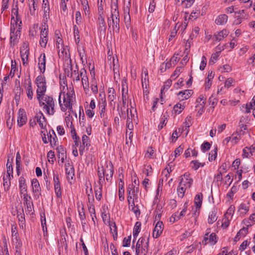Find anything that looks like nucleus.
I'll use <instances>...</instances> for the list:
<instances>
[{
  "mask_svg": "<svg viewBox=\"0 0 255 255\" xmlns=\"http://www.w3.org/2000/svg\"><path fill=\"white\" fill-rule=\"evenodd\" d=\"M102 3H103V0H98V14L104 15V5H103Z\"/></svg>",
  "mask_w": 255,
  "mask_h": 255,
  "instance_id": "nucleus-58",
  "label": "nucleus"
},
{
  "mask_svg": "<svg viewBox=\"0 0 255 255\" xmlns=\"http://www.w3.org/2000/svg\"><path fill=\"white\" fill-rule=\"evenodd\" d=\"M48 29L44 27L42 29L40 32V39L39 44L42 47H45L48 41Z\"/></svg>",
  "mask_w": 255,
  "mask_h": 255,
  "instance_id": "nucleus-17",
  "label": "nucleus"
},
{
  "mask_svg": "<svg viewBox=\"0 0 255 255\" xmlns=\"http://www.w3.org/2000/svg\"><path fill=\"white\" fill-rule=\"evenodd\" d=\"M35 119L39 124L40 127L43 129L45 128L47 125L46 119L41 112H39L36 114Z\"/></svg>",
  "mask_w": 255,
  "mask_h": 255,
  "instance_id": "nucleus-21",
  "label": "nucleus"
},
{
  "mask_svg": "<svg viewBox=\"0 0 255 255\" xmlns=\"http://www.w3.org/2000/svg\"><path fill=\"white\" fill-rule=\"evenodd\" d=\"M20 55L22 60L23 64L25 65L27 64L29 55V48L28 44L26 43H24L21 48Z\"/></svg>",
  "mask_w": 255,
  "mask_h": 255,
  "instance_id": "nucleus-16",
  "label": "nucleus"
},
{
  "mask_svg": "<svg viewBox=\"0 0 255 255\" xmlns=\"http://www.w3.org/2000/svg\"><path fill=\"white\" fill-rule=\"evenodd\" d=\"M206 97L201 95H200L196 101V105L195 107H200V106H205L206 104Z\"/></svg>",
  "mask_w": 255,
  "mask_h": 255,
  "instance_id": "nucleus-39",
  "label": "nucleus"
},
{
  "mask_svg": "<svg viewBox=\"0 0 255 255\" xmlns=\"http://www.w3.org/2000/svg\"><path fill=\"white\" fill-rule=\"evenodd\" d=\"M111 14L108 19V25L112 26L113 31L116 33L120 31V14L118 10V0H111Z\"/></svg>",
  "mask_w": 255,
  "mask_h": 255,
  "instance_id": "nucleus-3",
  "label": "nucleus"
},
{
  "mask_svg": "<svg viewBox=\"0 0 255 255\" xmlns=\"http://www.w3.org/2000/svg\"><path fill=\"white\" fill-rule=\"evenodd\" d=\"M107 106L106 99H102V102L99 104V113L101 118L108 117L106 113V107Z\"/></svg>",
  "mask_w": 255,
  "mask_h": 255,
  "instance_id": "nucleus-31",
  "label": "nucleus"
},
{
  "mask_svg": "<svg viewBox=\"0 0 255 255\" xmlns=\"http://www.w3.org/2000/svg\"><path fill=\"white\" fill-rule=\"evenodd\" d=\"M59 51V55L60 56H62L63 59L64 60L65 62L67 63V64H71V60L70 58V54L69 53V50L67 47H64L61 49Z\"/></svg>",
  "mask_w": 255,
  "mask_h": 255,
  "instance_id": "nucleus-24",
  "label": "nucleus"
},
{
  "mask_svg": "<svg viewBox=\"0 0 255 255\" xmlns=\"http://www.w3.org/2000/svg\"><path fill=\"white\" fill-rule=\"evenodd\" d=\"M185 107L184 103L182 104L181 103H178L174 106L173 111L176 114H179L184 109Z\"/></svg>",
  "mask_w": 255,
  "mask_h": 255,
  "instance_id": "nucleus-42",
  "label": "nucleus"
},
{
  "mask_svg": "<svg viewBox=\"0 0 255 255\" xmlns=\"http://www.w3.org/2000/svg\"><path fill=\"white\" fill-rule=\"evenodd\" d=\"M249 210V206L248 204H241L238 209V211L240 212V214L242 215H245Z\"/></svg>",
  "mask_w": 255,
  "mask_h": 255,
  "instance_id": "nucleus-44",
  "label": "nucleus"
},
{
  "mask_svg": "<svg viewBox=\"0 0 255 255\" xmlns=\"http://www.w3.org/2000/svg\"><path fill=\"white\" fill-rule=\"evenodd\" d=\"M193 182V180L190 174L189 173H184L182 176L180 180V184L181 186L187 187L189 189Z\"/></svg>",
  "mask_w": 255,
  "mask_h": 255,
  "instance_id": "nucleus-14",
  "label": "nucleus"
},
{
  "mask_svg": "<svg viewBox=\"0 0 255 255\" xmlns=\"http://www.w3.org/2000/svg\"><path fill=\"white\" fill-rule=\"evenodd\" d=\"M231 142L233 144H236L238 143L241 139V136L238 131L234 132L231 136Z\"/></svg>",
  "mask_w": 255,
  "mask_h": 255,
  "instance_id": "nucleus-47",
  "label": "nucleus"
},
{
  "mask_svg": "<svg viewBox=\"0 0 255 255\" xmlns=\"http://www.w3.org/2000/svg\"><path fill=\"white\" fill-rule=\"evenodd\" d=\"M193 91L191 90H185L183 91L179 92L178 95L181 101H184L188 99L192 95Z\"/></svg>",
  "mask_w": 255,
  "mask_h": 255,
  "instance_id": "nucleus-28",
  "label": "nucleus"
},
{
  "mask_svg": "<svg viewBox=\"0 0 255 255\" xmlns=\"http://www.w3.org/2000/svg\"><path fill=\"white\" fill-rule=\"evenodd\" d=\"M105 168L104 166H102L101 167H98V175L99 179L100 184L103 183L105 181Z\"/></svg>",
  "mask_w": 255,
  "mask_h": 255,
  "instance_id": "nucleus-38",
  "label": "nucleus"
},
{
  "mask_svg": "<svg viewBox=\"0 0 255 255\" xmlns=\"http://www.w3.org/2000/svg\"><path fill=\"white\" fill-rule=\"evenodd\" d=\"M66 174L68 180L72 179L74 176V168L72 162H67L65 164Z\"/></svg>",
  "mask_w": 255,
  "mask_h": 255,
  "instance_id": "nucleus-20",
  "label": "nucleus"
},
{
  "mask_svg": "<svg viewBox=\"0 0 255 255\" xmlns=\"http://www.w3.org/2000/svg\"><path fill=\"white\" fill-rule=\"evenodd\" d=\"M229 33V32L227 29H224L217 33H215L214 35V37H215L216 40L220 41L224 38L226 37Z\"/></svg>",
  "mask_w": 255,
  "mask_h": 255,
  "instance_id": "nucleus-30",
  "label": "nucleus"
},
{
  "mask_svg": "<svg viewBox=\"0 0 255 255\" xmlns=\"http://www.w3.org/2000/svg\"><path fill=\"white\" fill-rule=\"evenodd\" d=\"M228 19V17L226 14H221L218 16L215 22L218 25H224L227 23Z\"/></svg>",
  "mask_w": 255,
  "mask_h": 255,
  "instance_id": "nucleus-33",
  "label": "nucleus"
},
{
  "mask_svg": "<svg viewBox=\"0 0 255 255\" xmlns=\"http://www.w3.org/2000/svg\"><path fill=\"white\" fill-rule=\"evenodd\" d=\"M81 82L85 93L87 94L89 91V83L87 72L84 68H82L80 71Z\"/></svg>",
  "mask_w": 255,
  "mask_h": 255,
  "instance_id": "nucleus-10",
  "label": "nucleus"
},
{
  "mask_svg": "<svg viewBox=\"0 0 255 255\" xmlns=\"http://www.w3.org/2000/svg\"><path fill=\"white\" fill-rule=\"evenodd\" d=\"M203 195L201 193L197 194L194 198V203L197 208H200L202 205Z\"/></svg>",
  "mask_w": 255,
  "mask_h": 255,
  "instance_id": "nucleus-40",
  "label": "nucleus"
},
{
  "mask_svg": "<svg viewBox=\"0 0 255 255\" xmlns=\"http://www.w3.org/2000/svg\"><path fill=\"white\" fill-rule=\"evenodd\" d=\"M248 228L244 227L241 229L238 233L234 238L235 242L238 241L241 238L245 237L248 233Z\"/></svg>",
  "mask_w": 255,
  "mask_h": 255,
  "instance_id": "nucleus-35",
  "label": "nucleus"
},
{
  "mask_svg": "<svg viewBox=\"0 0 255 255\" xmlns=\"http://www.w3.org/2000/svg\"><path fill=\"white\" fill-rule=\"evenodd\" d=\"M29 10V12L31 15H33L35 13L36 9L37 7V4L34 3V5H32L31 3H28Z\"/></svg>",
  "mask_w": 255,
  "mask_h": 255,
  "instance_id": "nucleus-60",
  "label": "nucleus"
},
{
  "mask_svg": "<svg viewBox=\"0 0 255 255\" xmlns=\"http://www.w3.org/2000/svg\"><path fill=\"white\" fill-rule=\"evenodd\" d=\"M128 98V90H127L126 92H125L124 88H122V100H123V105L124 107H126L127 106V101Z\"/></svg>",
  "mask_w": 255,
  "mask_h": 255,
  "instance_id": "nucleus-57",
  "label": "nucleus"
},
{
  "mask_svg": "<svg viewBox=\"0 0 255 255\" xmlns=\"http://www.w3.org/2000/svg\"><path fill=\"white\" fill-rule=\"evenodd\" d=\"M253 102H251L249 104L246 105V111L247 113H249L251 112V110L252 109L253 106H255V97H254L252 100Z\"/></svg>",
  "mask_w": 255,
  "mask_h": 255,
  "instance_id": "nucleus-64",
  "label": "nucleus"
},
{
  "mask_svg": "<svg viewBox=\"0 0 255 255\" xmlns=\"http://www.w3.org/2000/svg\"><path fill=\"white\" fill-rule=\"evenodd\" d=\"M53 181L55 193L57 198H61L62 197V191L61 184L58 175L55 174H53Z\"/></svg>",
  "mask_w": 255,
  "mask_h": 255,
  "instance_id": "nucleus-15",
  "label": "nucleus"
},
{
  "mask_svg": "<svg viewBox=\"0 0 255 255\" xmlns=\"http://www.w3.org/2000/svg\"><path fill=\"white\" fill-rule=\"evenodd\" d=\"M31 186L34 198L39 199L41 195V189L37 179L34 178L31 180Z\"/></svg>",
  "mask_w": 255,
  "mask_h": 255,
  "instance_id": "nucleus-9",
  "label": "nucleus"
},
{
  "mask_svg": "<svg viewBox=\"0 0 255 255\" xmlns=\"http://www.w3.org/2000/svg\"><path fill=\"white\" fill-rule=\"evenodd\" d=\"M11 178H12L11 176L9 177L7 175H4L3 177V186L4 191H7L9 189Z\"/></svg>",
  "mask_w": 255,
  "mask_h": 255,
  "instance_id": "nucleus-34",
  "label": "nucleus"
},
{
  "mask_svg": "<svg viewBox=\"0 0 255 255\" xmlns=\"http://www.w3.org/2000/svg\"><path fill=\"white\" fill-rule=\"evenodd\" d=\"M39 106L49 115H53L55 112V102L52 97L45 95L37 98Z\"/></svg>",
  "mask_w": 255,
  "mask_h": 255,
  "instance_id": "nucleus-4",
  "label": "nucleus"
},
{
  "mask_svg": "<svg viewBox=\"0 0 255 255\" xmlns=\"http://www.w3.org/2000/svg\"><path fill=\"white\" fill-rule=\"evenodd\" d=\"M139 191L138 187H135L133 184H129L127 189L128 200L132 201L137 199V194Z\"/></svg>",
  "mask_w": 255,
  "mask_h": 255,
  "instance_id": "nucleus-8",
  "label": "nucleus"
},
{
  "mask_svg": "<svg viewBox=\"0 0 255 255\" xmlns=\"http://www.w3.org/2000/svg\"><path fill=\"white\" fill-rule=\"evenodd\" d=\"M135 200H133L132 201H129V200H128V208L130 211H132L134 213L136 217H138L140 215V212L138 207L137 205H135Z\"/></svg>",
  "mask_w": 255,
  "mask_h": 255,
  "instance_id": "nucleus-29",
  "label": "nucleus"
},
{
  "mask_svg": "<svg viewBox=\"0 0 255 255\" xmlns=\"http://www.w3.org/2000/svg\"><path fill=\"white\" fill-rule=\"evenodd\" d=\"M235 207L233 206H231L227 210L226 213L225 214V217L230 218L232 219V216L235 212Z\"/></svg>",
  "mask_w": 255,
  "mask_h": 255,
  "instance_id": "nucleus-54",
  "label": "nucleus"
},
{
  "mask_svg": "<svg viewBox=\"0 0 255 255\" xmlns=\"http://www.w3.org/2000/svg\"><path fill=\"white\" fill-rule=\"evenodd\" d=\"M209 232H207L204 237V239L202 241V243L204 245L210 244V245L213 246L216 244L218 240V237L215 233H211L209 236L208 235Z\"/></svg>",
  "mask_w": 255,
  "mask_h": 255,
  "instance_id": "nucleus-12",
  "label": "nucleus"
},
{
  "mask_svg": "<svg viewBox=\"0 0 255 255\" xmlns=\"http://www.w3.org/2000/svg\"><path fill=\"white\" fill-rule=\"evenodd\" d=\"M11 237L12 242L15 246L16 251H20L22 242L19 238L17 228L14 226H11Z\"/></svg>",
  "mask_w": 255,
  "mask_h": 255,
  "instance_id": "nucleus-7",
  "label": "nucleus"
},
{
  "mask_svg": "<svg viewBox=\"0 0 255 255\" xmlns=\"http://www.w3.org/2000/svg\"><path fill=\"white\" fill-rule=\"evenodd\" d=\"M105 168V177L108 182H110L112 180V177L114 174V168L113 164L111 162H106L104 165Z\"/></svg>",
  "mask_w": 255,
  "mask_h": 255,
  "instance_id": "nucleus-11",
  "label": "nucleus"
},
{
  "mask_svg": "<svg viewBox=\"0 0 255 255\" xmlns=\"http://www.w3.org/2000/svg\"><path fill=\"white\" fill-rule=\"evenodd\" d=\"M27 121V117L25 112L23 109H19L17 117V124L19 127H21L24 125Z\"/></svg>",
  "mask_w": 255,
  "mask_h": 255,
  "instance_id": "nucleus-22",
  "label": "nucleus"
},
{
  "mask_svg": "<svg viewBox=\"0 0 255 255\" xmlns=\"http://www.w3.org/2000/svg\"><path fill=\"white\" fill-rule=\"evenodd\" d=\"M79 215L80 217V220L81 221V224H86L85 219L86 216L84 212V209L83 207L82 208L81 211H79Z\"/></svg>",
  "mask_w": 255,
  "mask_h": 255,
  "instance_id": "nucleus-56",
  "label": "nucleus"
},
{
  "mask_svg": "<svg viewBox=\"0 0 255 255\" xmlns=\"http://www.w3.org/2000/svg\"><path fill=\"white\" fill-rule=\"evenodd\" d=\"M75 96V92L73 87L68 88L66 86H63L59 96V104L62 112L72 111V99Z\"/></svg>",
  "mask_w": 255,
  "mask_h": 255,
  "instance_id": "nucleus-2",
  "label": "nucleus"
},
{
  "mask_svg": "<svg viewBox=\"0 0 255 255\" xmlns=\"http://www.w3.org/2000/svg\"><path fill=\"white\" fill-rule=\"evenodd\" d=\"M58 157L59 161H60L62 163H63L65 161V159L66 158V151L63 148H61L58 149Z\"/></svg>",
  "mask_w": 255,
  "mask_h": 255,
  "instance_id": "nucleus-45",
  "label": "nucleus"
},
{
  "mask_svg": "<svg viewBox=\"0 0 255 255\" xmlns=\"http://www.w3.org/2000/svg\"><path fill=\"white\" fill-rule=\"evenodd\" d=\"M41 223L44 233V235L45 236V234L47 233V227L46 226V218L45 214L44 213L43 214V215L41 214Z\"/></svg>",
  "mask_w": 255,
  "mask_h": 255,
  "instance_id": "nucleus-53",
  "label": "nucleus"
},
{
  "mask_svg": "<svg viewBox=\"0 0 255 255\" xmlns=\"http://www.w3.org/2000/svg\"><path fill=\"white\" fill-rule=\"evenodd\" d=\"M48 139L51 144H53L55 145L56 143V136L54 130L49 131V133L47 134Z\"/></svg>",
  "mask_w": 255,
  "mask_h": 255,
  "instance_id": "nucleus-46",
  "label": "nucleus"
},
{
  "mask_svg": "<svg viewBox=\"0 0 255 255\" xmlns=\"http://www.w3.org/2000/svg\"><path fill=\"white\" fill-rule=\"evenodd\" d=\"M140 226L141 224L139 222H137L133 228V236L134 238H135L138 236L139 233L140 231Z\"/></svg>",
  "mask_w": 255,
  "mask_h": 255,
  "instance_id": "nucleus-50",
  "label": "nucleus"
},
{
  "mask_svg": "<svg viewBox=\"0 0 255 255\" xmlns=\"http://www.w3.org/2000/svg\"><path fill=\"white\" fill-rule=\"evenodd\" d=\"M102 185L101 184L99 186H96L95 188V197L97 200L100 201L102 196Z\"/></svg>",
  "mask_w": 255,
  "mask_h": 255,
  "instance_id": "nucleus-48",
  "label": "nucleus"
},
{
  "mask_svg": "<svg viewBox=\"0 0 255 255\" xmlns=\"http://www.w3.org/2000/svg\"><path fill=\"white\" fill-rule=\"evenodd\" d=\"M55 35L57 36L56 46L58 51V53H59L60 50L64 48L63 45V41L62 39L59 36V34L57 33V31H56Z\"/></svg>",
  "mask_w": 255,
  "mask_h": 255,
  "instance_id": "nucleus-43",
  "label": "nucleus"
},
{
  "mask_svg": "<svg viewBox=\"0 0 255 255\" xmlns=\"http://www.w3.org/2000/svg\"><path fill=\"white\" fill-rule=\"evenodd\" d=\"M98 23L99 25V30L101 33H105L106 30V25L105 21L104 15L99 14Z\"/></svg>",
  "mask_w": 255,
  "mask_h": 255,
  "instance_id": "nucleus-27",
  "label": "nucleus"
},
{
  "mask_svg": "<svg viewBox=\"0 0 255 255\" xmlns=\"http://www.w3.org/2000/svg\"><path fill=\"white\" fill-rule=\"evenodd\" d=\"M23 198V204L26 208V212L30 214L33 210V204L31 197L27 194L21 195Z\"/></svg>",
  "mask_w": 255,
  "mask_h": 255,
  "instance_id": "nucleus-13",
  "label": "nucleus"
},
{
  "mask_svg": "<svg viewBox=\"0 0 255 255\" xmlns=\"http://www.w3.org/2000/svg\"><path fill=\"white\" fill-rule=\"evenodd\" d=\"M26 93L29 100H31L33 99V92L32 88V83L30 80L28 81L27 86L26 88Z\"/></svg>",
  "mask_w": 255,
  "mask_h": 255,
  "instance_id": "nucleus-36",
  "label": "nucleus"
},
{
  "mask_svg": "<svg viewBox=\"0 0 255 255\" xmlns=\"http://www.w3.org/2000/svg\"><path fill=\"white\" fill-rule=\"evenodd\" d=\"M149 237L145 236L139 238L136 245V255H146L148 248Z\"/></svg>",
  "mask_w": 255,
  "mask_h": 255,
  "instance_id": "nucleus-5",
  "label": "nucleus"
},
{
  "mask_svg": "<svg viewBox=\"0 0 255 255\" xmlns=\"http://www.w3.org/2000/svg\"><path fill=\"white\" fill-rule=\"evenodd\" d=\"M35 84L36 90V98L45 95L47 89L45 77L43 75H39L36 78Z\"/></svg>",
  "mask_w": 255,
  "mask_h": 255,
  "instance_id": "nucleus-6",
  "label": "nucleus"
},
{
  "mask_svg": "<svg viewBox=\"0 0 255 255\" xmlns=\"http://www.w3.org/2000/svg\"><path fill=\"white\" fill-rule=\"evenodd\" d=\"M219 56V53L216 52L212 54L209 61V64L212 65L215 63V61L218 59Z\"/></svg>",
  "mask_w": 255,
  "mask_h": 255,
  "instance_id": "nucleus-61",
  "label": "nucleus"
},
{
  "mask_svg": "<svg viewBox=\"0 0 255 255\" xmlns=\"http://www.w3.org/2000/svg\"><path fill=\"white\" fill-rule=\"evenodd\" d=\"M19 188L20 195L27 194V185L25 178L21 176L19 178Z\"/></svg>",
  "mask_w": 255,
  "mask_h": 255,
  "instance_id": "nucleus-26",
  "label": "nucleus"
},
{
  "mask_svg": "<svg viewBox=\"0 0 255 255\" xmlns=\"http://www.w3.org/2000/svg\"><path fill=\"white\" fill-rule=\"evenodd\" d=\"M43 11V20L45 22H47L48 21V19L49 18V12H50V8H46V9H42Z\"/></svg>",
  "mask_w": 255,
  "mask_h": 255,
  "instance_id": "nucleus-63",
  "label": "nucleus"
},
{
  "mask_svg": "<svg viewBox=\"0 0 255 255\" xmlns=\"http://www.w3.org/2000/svg\"><path fill=\"white\" fill-rule=\"evenodd\" d=\"M65 122L67 127L70 129L72 137L76 136V130L72 123L73 118L70 116L66 117Z\"/></svg>",
  "mask_w": 255,
  "mask_h": 255,
  "instance_id": "nucleus-23",
  "label": "nucleus"
},
{
  "mask_svg": "<svg viewBox=\"0 0 255 255\" xmlns=\"http://www.w3.org/2000/svg\"><path fill=\"white\" fill-rule=\"evenodd\" d=\"M82 143L80 145L79 152L81 155L84 154L85 148L88 149L89 146L90 145L89 137L85 134H84L82 137Z\"/></svg>",
  "mask_w": 255,
  "mask_h": 255,
  "instance_id": "nucleus-18",
  "label": "nucleus"
},
{
  "mask_svg": "<svg viewBox=\"0 0 255 255\" xmlns=\"http://www.w3.org/2000/svg\"><path fill=\"white\" fill-rule=\"evenodd\" d=\"M217 210L215 208L210 212L208 219L209 224H212L217 220Z\"/></svg>",
  "mask_w": 255,
  "mask_h": 255,
  "instance_id": "nucleus-32",
  "label": "nucleus"
},
{
  "mask_svg": "<svg viewBox=\"0 0 255 255\" xmlns=\"http://www.w3.org/2000/svg\"><path fill=\"white\" fill-rule=\"evenodd\" d=\"M191 164H193L192 168L195 170H197L200 166H203L204 164L199 162L198 160H193L191 161Z\"/></svg>",
  "mask_w": 255,
  "mask_h": 255,
  "instance_id": "nucleus-62",
  "label": "nucleus"
},
{
  "mask_svg": "<svg viewBox=\"0 0 255 255\" xmlns=\"http://www.w3.org/2000/svg\"><path fill=\"white\" fill-rule=\"evenodd\" d=\"M194 0H176V3H180L183 7L188 8L193 4Z\"/></svg>",
  "mask_w": 255,
  "mask_h": 255,
  "instance_id": "nucleus-41",
  "label": "nucleus"
},
{
  "mask_svg": "<svg viewBox=\"0 0 255 255\" xmlns=\"http://www.w3.org/2000/svg\"><path fill=\"white\" fill-rule=\"evenodd\" d=\"M108 99L111 105H112V102L116 99V91L113 88L108 89Z\"/></svg>",
  "mask_w": 255,
  "mask_h": 255,
  "instance_id": "nucleus-37",
  "label": "nucleus"
},
{
  "mask_svg": "<svg viewBox=\"0 0 255 255\" xmlns=\"http://www.w3.org/2000/svg\"><path fill=\"white\" fill-rule=\"evenodd\" d=\"M188 188L186 187H184V186H181L179 183L177 188V193L179 197L182 198L185 194V192L186 190Z\"/></svg>",
  "mask_w": 255,
  "mask_h": 255,
  "instance_id": "nucleus-49",
  "label": "nucleus"
},
{
  "mask_svg": "<svg viewBox=\"0 0 255 255\" xmlns=\"http://www.w3.org/2000/svg\"><path fill=\"white\" fill-rule=\"evenodd\" d=\"M11 16L10 43L11 46H14L18 39V35L19 34L22 23L20 16L18 14L17 4L12 8Z\"/></svg>",
  "mask_w": 255,
  "mask_h": 255,
  "instance_id": "nucleus-1",
  "label": "nucleus"
},
{
  "mask_svg": "<svg viewBox=\"0 0 255 255\" xmlns=\"http://www.w3.org/2000/svg\"><path fill=\"white\" fill-rule=\"evenodd\" d=\"M192 120V117L190 116H187L185 119V121L184 124V128H185L184 130H187L186 134H187V133L189 131V128L192 124V123H191Z\"/></svg>",
  "mask_w": 255,
  "mask_h": 255,
  "instance_id": "nucleus-51",
  "label": "nucleus"
},
{
  "mask_svg": "<svg viewBox=\"0 0 255 255\" xmlns=\"http://www.w3.org/2000/svg\"><path fill=\"white\" fill-rule=\"evenodd\" d=\"M46 56L45 53H41L38 58V68L42 73H44L45 70Z\"/></svg>",
  "mask_w": 255,
  "mask_h": 255,
  "instance_id": "nucleus-25",
  "label": "nucleus"
},
{
  "mask_svg": "<svg viewBox=\"0 0 255 255\" xmlns=\"http://www.w3.org/2000/svg\"><path fill=\"white\" fill-rule=\"evenodd\" d=\"M128 118L127 121V128L131 130L133 129V124L132 123V120L128 117L129 110L127 109Z\"/></svg>",
  "mask_w": 255,
  "mask_h": 255,
  "instance_id": "nucleus-59",
  "label": "nucleus"
},
{
  "mask_svg": "<svg viewBox=\"0 0 255 255\" xmlns=\"http://www.w3.org/2000/svg\"><path fill=\"white\" fill-rule=\"evenodd\" d=\"M86 15L89 14L90 8L87 0H80Z\"/></svg>",
  "mask_w": 255,
  "mask_h": 255,
  "instance_id": "nucleus-52",
  "label": "nucleus"
},
{
  "mask_svg": "<svg viewBox=\"0 0 255 255\" xmlns=\"http://www.w3.org/2000/svg\"><path fill=\"white\" fill-rule=\"evenodd\" d=\"M74 35L76 42L79 43L80 40L79 31L78 28L76 25H74L73 26Z\"/></svg>",
  "mask_w": 255,
  "mask_h": 255,
  "instance_id": "nucleus-55",
  "label": "nucleus"
},
{
  "mask_svg": "<svg viewBox=\"0 0 255 255\" xmlns=\"http://www.w3.org/2000/svg\"><path fill=\"white\" fill-rule=\"evenodd\" d=\"M163 228V223L161 221L157 222L153 231V237L155 239L158 238L162 233Z\"/></svg>",
  "mask_w": 255,
  "mask_h": 255,
  "instance_id": "nucleus-19",
  "label": "nucleus"
}]
</instances>
